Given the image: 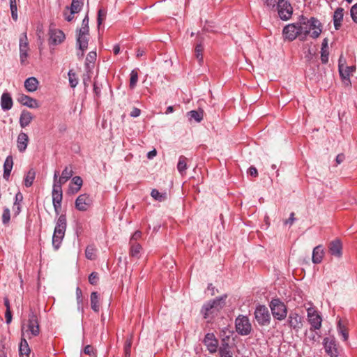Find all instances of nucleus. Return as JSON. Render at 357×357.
Listing matches in <instances>:
<instances>
[{
    "label": "nucleus",
    "mask_w": 357,
    "mask_h": 357,
    "mask_svg": "<svg viewBox=\"0 0 357 357\" xmlns=\"http://www.w3.org/2000/svg\"><path fill=\"white\" fill-rule=\"evenodd\" d=\"M296 23L300 34V40L302 41L305 40L308 35H310L314 39L317 38L322 31L321 22L314 17L308 19L301 15L299 17V21Z\"/></svg>",
    "instance_id": "obj_1"
},
{
    "label": "nucleus",
    "mask_w": 357,
    "mask_h": 357,
    "mask_svg": "<svg viewBox=\"0 0 357 357\" xmlns=\"http://www.w3.org/2000/svg\"><path fill=\"white\" fill-rule=\"evenodd\" d=\"M227 294L217 297L213 300H210L205 303L201 309V314L203 318L207 321L208 323L211 322L225 307L226 304Z\"/></svg>",
    "instance_id": "obj_2"
},
{
    "label": "nucleus",
    "mask_w": 357,
    "mask_h": 357,
    "mask_svg": "<svg viewBox=\"0 0 357 357\" xmlns=\"http://www.w3.org/2000/svg\"><path fill=\"white\" fill-rule=\"evenodd\" d=\"M67 228V219L65 214H61L56 220L52 243L55 250H57L63 241Z\"/></svg>",
    "instance_id": "obj_3"
},
{
    "label": "nucleus",
    "mask_w": 357,
    "mask_h": 357,
    "mask_svg": "<svg viewBox=\"0 0 357 357\" xmlns=\"http://www.w3.org/2000/svg\"><path fill=\"white\" fill-rule=\"evenodd\" d=\"M235 328L236 333L242 336L249 335L252 326L249 318L246 315L240 314L235 319Z\"/></svg>",
    "instance_id": "obj_4"
},
{
    "label": "nucleus",
    "mask_w": 357,
    "mask_h": 357,
    "mask_svg": "<svg viewBox=\"0 0 357 357\" xmlns=\"http://www.w3.org/2000/svg\"><path fill=\"white\" fill-rule=\"evenodd\" d=\"M269 306L275 319L282 321L286 318L287 315V307L279 298L273 299Z\"/></svg>",
    "instance_id": "obj_5"
},
{
    "label": "nucleus",
    "mask_w": 357,
    "mask_h": 357,
    "mask_svg": "<svg viewBox=\"0 0 357 357\" xmlns=\"http://www.w3.org/2000/svg\"><path fill=\"white\" fill-rule=\"evenodd\" d=\"M255 318L261 326H268L271 319L268 309L263 305L257 306L255 311Z\"/></svg>",
    "instance_id": "obj_6"
},
{
    "label": "nucleus",
    "mask_w": 357,
    "mask_h": 357,
    "mask_svg": "<svg viewBox=\"0 0 357 357\" xmlns=\"http://www.w3.org/2000/svg\"><path fill=\"white\" fill-rule=\"evenodd\" d=\"M278 13L282 20H288L293 13V8L287 0H278L277 3Z\"/></svg>",
    "instance_id": "obj_7"
},
{
    "label": "nucleus",
    "mask_w": 357,
    "mask_h": 357,
    "mask_svg": "<svg viewBox=\"0 0 357 357\" xmlns=\"http://www.w3.org/2000/svg\"><path fill=\"white\" fill-rule=\"evenodd\" d=\"M323 344L326 353L330 357H338L339 352L334 337H325L323 341Z\"/></svg>",
    "instance_id": "obj_8"
},
{
    "label": "nucleus",
    "mask_w": 357,
    "mask_h": 357,
    "mask_svg": "<svg viewBox=\"0 0 357 357\" xmlns=\"http://www.w3.org/2000/svg\"><path fill=\"white\" fill-rule=\"evenodd\" d=\"M282 35L285 40L293 41L297 37L300 38L297 23H292L286 25L282 30Z\"/></svg>",
    "instance_id": "obj_9"
},
{
    "label": "nucleus",
    "mask_w": 357,
    "mask_h": 357,
    "mask_svg": "<svg viewBox=\"0 0 357 357\" xmlns=\"http://www.w3.org/2000/svg\"><path fill=\"white\" fill-rule=\"evenodd\" d=\"M27 327L28 331H30L33 336H37L39 335L40 328L38 317L37 314L32 310H31L29 314Z\"/></svg>",
    "instance_id": "obj_10"
},
{
    "label": "nucleus",
    "mask_w": 357,
    "mask_h": 357,
    "mask_svg": "<svg viewBox=\"0 0 357 357\" xmlns=\"http://www.w3.org/2000/svg\"><path fill=\"white\" fill-rule=\"evenodd\" d=\"M89 32L77 30L76 35V45L80 51H86L89 44Z\"/></svg>",
    "instance_id": "obj_11"
},
{
    "label": "nucleus",
    "mask_w": 357,
    "mask_h": 357,
    "mask_svg": "<svg viewBox=\"0 0 357 357\" xmlns=\"http://www.w3.org/2000/svg\"><path fill=\"white\" fill-rule=\"evenodd\" d=\"M92 201L87 194H82L75 200V208L79 211H86L91 205Z\"/></svg>",
    "instance_id": "obj_12"
},
{
    "label": "nucleus",
    "mask_w": 357,
    "mask_h": 357,
    "mask_svg": "<svg viewBox=\"0 0 357 357\" xmlns=\"http://www.w3.org/2000/svg\"><path fill=\"white\" fill-rule=\"evenodd\" d=\"M308 321L311 326V329H320L321 327L322 319L321 317L312 309L307 310Z\"/></svg>",
    "instance_id": "obj_13"
},
{
    "label": "nucleus",
    "mask_w": 357,
    "mask_h": 357,
    "mask_svg": "<svg viewBox=\"0 0 357 357\" xmlns=\"http://www.w3.org/2000/svg\"><path fill=\"white\" fill-rule=\"evenodd\" d=\"M289 327L296 331H299L302 328V318L296 312H291L287 319Z\"/></svg>",
    "instance_id": "obj_14"
},
{
    "label": "nucleus",
    "mask_w": 357,
    "mask_h": 357,
    "mask_svg": "<svg viewBox=\"0 0 357 357\" xmlns=\"http://www.w3.org/2000/svg\"><path fill=\"white\" fill-rule=\"evenodd\" d=\"M50 43L53 45L61 44L66 38L64 33L59 29H50Z\"/></svg>",
    "instance_id": "obj_15"
},
{
    "label": "nucleus",
    "mask_w": 357,
    "mask_h": 357,
    "mask_svg": "<svg viewBox=\"0 0 357 357\" xmlns=\"http://www.w3.org/2000/svg\"><path fill=\"white\" fill-rule=\"evenodd\" d=\"M328 252L332 256L340 258L342 255V245L340 239H335L328 244Z\"/></svg>",
    "instance_id": "obj_16"
},
{
    "label": "nucleus",
    "mask_w": 357,
    "mask_h": 357,
    "mask_svg": "<svg viewBox=\"0 0 357 357\" xmlns=\"http://www.w3.org/2000/svg\"><path fill=\"white\" fill-rule=\"evenodd\" d=\"M204 344L211 353L215 352L218 349V340L213 333H208L204 339Z\"/></svg>",
    "instance_id": "obj_17"
},
{
    "label": "nucleus",
    "mask_w": 357,
    "mask_h": 357,
    "mask_svg": "<svg viewBox=\"0 0 357 357\" xmlns=\"http://www.w3.org/2000/svg\"><path fill=\"white\" fill-rule=\"evenodd\" d=\"M17 101L22 105L29 108H38L39 107L38 102L36 99L25 94H20Z\"/></svg>",
    "instance_id": "obj_18"
},
{
    "label": "nucleus",
    "mask_w": 357,
    "mask_h": 357,
    "mask_svg": "<svg viewBox=\"0 0 357 357\" xmlns=\"http://www.w3.org/2000/svg\"><path fill=\"white\" fill-rule=\"evenodd\" d=\"M29 143V137L28 135L23 132H21L17 139V146L18 149V151L21 153H23L25 151V150L27 148Z\"/></svg>",
    "instance_id": "obj_19"
},
{
    "label": "nucleus",
    "mask_w": 357,
    "mask_h": 357,
    "mask_svg": "<svg viewBox=\"0 0 357 357\" xmlns=\"http://www.w3.org/2000/svg\"><path fill=\"white\" fill-rule=\"evenodd\" d=\"M13 105V102L10 94L8 92H3L1 97V107L3 111L10 110Z\"/></svg>",
    "instance_id": "obj_20"
},
{
    "label": "nucleus",
    "mask_w": 357,
    "mask_h": 357,
    "mask_svg": "<svg viewBox=\"0 0 357 357\" xmlns=\"http://www.w3.org/2000/svg\"><path fill=\"white\" fill-rule=\"evenodd\" d=\"M13 167V158L11 155L6 157L3 164V177L6 181H8Z\"/></svg>",
    "instance_id": "obj_21"
},
{
    "label": "nucleus",
    "mask_w": 357,
    "mask_h": 357,
    "mask_svg": "<svg viewBox=\"0 0 357 357\" xmlns=\"http://www.w3.org/2000/svg\"><path fill=\"white\" fill-rule=\"evenodd\" d=\"M344 17V8L339 7L337 8L333 16V24L335 30H339L342 26V21Z\"/></svg>",
    "instance_id": "obj_22"
},
{
    "label": "nucleus",
    "mask_w": 357,
    "mask_h": 357,
    "mask_svg": "<svg viewBox=\"0 0 357 357\" xmlns=\"http://www.w3.org/2000/svg\"><path fill=\"white\" fill-rule=\"evenodd\" d=\"M33 119V115L27 110H22L20 116V125L24 128L28 126Z\"/></svg>",
    "instance_id": "obj_23"
},
{
    "label": "nucleus",
    "mask_w": 357,
    "mask_h": 357,
    "mask_svg": "<svg viewBox=\"0 0 357 357\" xmlns=\"http://www.w3.org/2000/svg\"><path fill=\"white\" fill-rule=\"evenodd\" d=\"M82 184L83 181L80 176H76L73 177L69 185L68 192L70 194H75L78 192L81 189Z\"/></svg>",
    "instance_id": "obj_24"
},
{
    "label": "nucleus",
    "mask_w": 357,
    "mask_h": 357,
    "mask_svg": "<svg viewBox=\"0 0 357 357\" xmlns=\"http://www.w3.org/2000/svg\"><path fill=\"white\" fill-rule=\"evenodd\" d=\"M355 66H345L343 69L339 70L340 75L343 80V82L346 84H349L350 83V76L352 74L353 71L355 70Z\"/></svg>",
    "instance_id": "obj_25"
},
{
    "label": "nucleus",
    "mask_w": 357,
    "mask_h": 357,
    "mask_svg": "<svg viewBox=\"0 0 357 357\" xmlns=\"http://www.w3.org/2000/svg\"><path fill=\"white\" fill-rule=\"evenodd\" d=\"M324 248L322 245L316 246L312 251V261L314 264H320L324 257Z\"/></svg>",
    "instance_id": "obj_26"
},
{
    "label": "nucleus",
    "mask_w": 357,
    "mask_h": 357,
    "mask_svg": "<svg viewBox=\"0 0 357 357\" xmlns=\"http://www.w3.org/2000/svg\"><path fill=\"white\" fill-rule=\"evenodd\" d=\"M38 81L34 77H30L24 81V87L29 92H34L38 89Z\"/></svg>",
    "instance_id": "obj_27"
},
{
    "label": "nucleus",
    "mask_w": 357,
    "mask_h": 357,
    "mask_svg": "<svg viewBox=\"0 0 357 357\" xmlns=\"http://www.w3.org/2000/svg\"><path fill=\"white\" fill-rule=\"evenodd\" d=\"M52 203L55 213L59 215L61 208V202L63 199V193H52Z\"/></svg>",
    "instance_id": "obj_28"
},
{
    "label": "nucleus",
    "mask_w": 357,
    "mask_h": 357,
    "mask_svg": "<svg viewBox=\"0 0 357 357\" xmlns=\"http://www.w3.org/2000/svg\"><path fill=\"white\" fill-rule=\"evenodd\" d=\"M59 176V171H55L54 174V184L52 188V193H62V185L65 183L63 181H61L59 179H58V177Z\"/></svg>",
    "instance_id": "obj_29"
},
{
    "label": "nucleus",
    "mask_w": 357,
    "mask_h": 357,
    "mask_svg": "<svg viewBox=\"0 0 357 357\" xmlns=\"http://www.w3.org/2000/svg\"><path fill=\"white\" fill-rule=\"evenodd\" d=\"M97 54L96 51L90 52L86 58L85 67L86 69L89 70L93 66V64L96 60Z\"/></svg>",
    "instance_id": "obj_30"
},
{
    "label": "nucleus",
    "mask_w": 357,
    "mask_h": 357,
    "mask_svg": "<svg viewBox=\"0 0 357 357\" xmlns=\"http://www.w3.org/2000/svg\"><path fill=\"white\" fill-rule=\"evenodd\" d=\"M36 177V172L33 169L29 170L24 178V183L26 187H30L32 185L33 181Z\"/></svg>",
    "instance_id": "obj_31"
},
{
    "label": "nucleus",
    "mask_w": 357,
    "mask_h": 357,
    "mask_svg": "<svg viewBox=\"0 0 357 357\" xmlns=\"http://www.w3.org/2000/svg\"><path fill=\"white\" fill-rule=\"evenodd\" d=\"M82 6V0H72L70 6H67L66 9H70V10H71V14H75L81 10Z\"/></svg>",
    "instance_id": "obj_32"
},
{
    "label": "nucleus",
    "mask_w": 357,
    "mask_h": 357,
    "mask_svg": "<svg viewBox=\"0 0 357 357\" xmlns=\"http://www.w3.org/2000/svg\"><path fill=\"white\" fill-rule=\"evenodd\" d=\"M91 307L94 312H98L99 311V297L96 291L91 294Z\"/></svg>",
    "instance_id": "obj_33"
},
{
    "label": "nucleus",
    "mask_w": 357,
    "mask_h": 357,
    "mask_svg": "<svg viewBox=\"0 0 357 357\" xmlns=\"http://www.w3.org/2000/svg\"><path fill=\"white\" fill-rule=\"evenodd\" d=\"M29 49L27 36L26 33L24 32L20 38V52H28Z\"/></svg>",
    "instance_id": "obj_34"
},
{
    "label": "nucleus",
    "mask_w": 357,
    "mask_h": 357,
    "mask_svg": "<svg viewBox=\"0 0 357 357\" xmlns=\"http://www.w3.org/2000/svg\"><path fill=\"white\" fill-rule=\"evenodd\" d=\"M30 349L25 339H22L20 345V353L22 357H29Z\"/></svg>",
    "instance_id": "obj_35"
},
{
    "label": "nucleus",
    "mask_w": 357,
    "mask_h": 357,
    "mask_svg": "<svg viewBox=\"0 0 357 357\" xmlns=\"http://www.w3.org/2000/svg\"><path fill=\"white\" fill-rule=\"evenodd\" d=\"M73 174V172L71 167H66L65 169L62 171L61 176L59 178L61 181L66 183L68 179H70Z\"/></svg>",
    "instance_id": "obj_36"
},
{
    "label": "nucleus",
    "mask_w": 357,
    "mask_h": 357,
    "mask_svg": "<svg viewBox=\"0 0 357 357\" xmlns=\"http://www.w3.org/2000/svg\"><path fill=\"white\" fill-rule=\"evenodd\" d=\"M130 244V255L136 258H139V255L142 250V246L138 243H132Z\"/></svg>",
    "instance_id": "obj_37"
},
{
    "label": "nucleus",
    "mask_w": 357,
    "mask_h": 357,
    "mask_svg": "<svg viewBox=\"0 0 357 357\" xmlns=\"http://www.w3.org/2000/svg\"><path fill=\"white\" fill-rule=\"evenodd\" d=\"M132 344V335L127 337L124 343V355L125 357H130L131 346Z\"/></svg>",
    "instance_id": "obj_38"
},
{
    "label": "nucleus",
    "mask_w": 357,
    "mask_h": 357,
    "mask_svg": "<svg viewBox=\"0 0 357 357\" xmlns=\"http://www.w3.org/2000/svg\"><path fill=\"white\" fill-rule=\"evenodd\" d=\"M186 161H187V158L185 156L181 155L179 157L178 162L177 164V169L181 174H183L187 169Z\"/></svg>",
    "instance_id": "obj_39"
},
{
    "label": "nucleus",
    "mask_w": 357,
    "mask_h": 357,
    "mask_svg": "<svg viewBox=\"0 0 357 357\" xmlns=\"http://www.w3.org/2000/svg\"><path fill=\"white\" fill-rule=\"evenodd\" d=\"M130 84L129 86L131 89L135 88L138 82V73L137 69H133L130 74Z\"/></svg>",
    "instance_id": "obj_40"
},
{
    "label": "nucleus",
    "mask_w": 357,
    "mask_h": 357,
    "mask_svg": "<svg viewBox=\"0 0 357 357\" xmlns=\"http://www.w3.org/2000/svg\"><path fill=\"white\" fill-rule=\"evenodd\" d=\"M188 115L190 119H194L196 122H201L203 119V112L192 110L188 113Z\"/></svg>",
    "instance_id": "obj_41"
},
{
    "label": "nucleus",
    "mask_w": 357,
    "mask_h": 357,
    "mask_svg": "<svg viewBox=\"0 0 357 357\" xmlns=\"http://www.w3.org/2000/svg\"><path fill=\"white\" fill-rule=\"evenodd\" d=\"M151 196L156 201L162 202L167 197L166 193H160L158 190L153 189L151 192Z\"/></svg>",
    "instance_id": "obj_42"
},
{
    "label": "nucleus",
    "mask_w": 357,
    "mask_h": 357,
    "mask_svg": "<svg viewBox=\"0 0 357 357\" xmlns=\"http://www.w3.org/2000/svg\"><path fill=\"white\" fill-rule=\"evenodd\" d=\"M10 9L13 20L16 22L18 19L16 0H10Z\"/></svg>",
    "instance_id": "obj_43"
},
{
    "label": "nucleus",
    "mask_w": 357,
    "mask_h": 357,
    "mask_svg": "<svg viewBox=\"0 0 357 357\" xmlns=\"http://www.w3.org/2000/svg\"><path fill=\"white\" fill-rule=\"evenodd\" d=\"M68 75L70 86L72 88L76 87V86L78 84V79L77 77L76 73L73 70H70L68 73Z\"/></svg>",
    "instance_id": "obj_44"
},
{
    "label": "nucleus",
    "mask_w": 357,
    "mask_h": 357,
    "mask_svg": "<svg viewBox=\"0 0 357 357\" xmlns=\"http://www.w3.org/2000/svg\"><path fill=\"white\" fill-rule=\"evenodd\" d=\"M76 298L77 303V310L83 313L84 308L82 307V292L79 287H77L76 289Z\"/></svg>",
    "instance_id": "obj_45"
},
{
    "label": "nucleus",
    "mask_w": 357,
    "mask_h": 357,
    "mask_svg": "<svg viewBox=\"0 0 357 357\" xmlns=\"http://www.w3.org/2000/svg\"><path fill=\"white\" fill-rule=\"evenodd\" d=\"M219 354L220 357H233L228 344H223L220 347Z\"/></svg>",
    "instance_id": "obj_46"
},
{
    "label": "nucleus",
    "mask_w": 357,
    "mask_h": 357,
    "mask_svg": "<svg viewBox=\"0 0 357 357\" xmlns=\"http://www.w3.org/2000/svg\"><path fill=\"white\" fill-rule=\"evenodd\" d=\"M337 331H338V333L342 335L343 340L347 341L349 337V334L347 331V328H345L344 326H343L341 324L340 321H338Z\"/></svg>",
    "instance_id": "obj_47"
},
{
    "label": "nucleus",
    "mask_w": 357,
    "mask_h": 357,
    "mask_svg": "<svg viewBox=\"0 0 357 357\" xmlns=\"http://www.w3.org/2000/svg\"><path fill=\"white\" fill-rule=\"evenodd\" d=\"M96 251V249L93 246H91V245L87 246L86 248V250H85L86 257L90 260L95 259Z\"/></svg>",
    "instance_id": "obj_48"
},
{
    "label": "nucleus",
    "mask_w": 357,
    "mask_h": 357,
    "mask_svg": "<svg viewBox=\"0 0 357 357\" xmlns=\"http://www.w3.org/2000/svg\"><path fill=\"white\" fill-rule=\"evenodd\" d=\"M10 209L5 207L2 214V222L3 225H6L10 222Z\"/></svg>",
    "instance_id": "obj_49"
},
{
    "label": "nucleus",
    "mask_w": 357,
    "mask_h": 357,
    "mask_svg": "<svg viewBox=\"0 0 357 357\" xmlns=\"http://www.w3.org/2000/svg\"><path fill=\"white\" fill-rule=\"evenodd\" d=\"M315 330L316 329H311V328H310V335H308V338L312 342H319V341L320 335L318 334V333L315 332Z\"/></svg>",
    "instance_id": "obj_50"
},
{
    "label": "nucleus",
    "mask_w": 357,
    "mask_h": 357,
    "mask_svg": "<svg viewBox=\"0 0 357 357\" xmlns=\"http://www.w3.org/2000/svg\"><path fill=\"white\" fill-rule=\"evenodd\" d=\"M203 47L201 44L197 45L195 47V54L196 57L199 60V62L203 61V55H202Z\"/></svg>",
    "instance_id": "obj_51"
},
{
    "label": "nucleus",
    "mask_w": 357,
    "mask_h": 357,
    "mask_svg": "<svg viewBox=\"0 0 357 357\" xmlns=\"http://www.w3.org/2000/svg\"><path fill=\"white\" fill-rule=\"evenodd\" d=\"M98 274L96 272H92L89 276V282L93 285L98 283Z\"/></svg>",
    "instance_id": "obj_52"
},
{
    "label": "nucleus",
    "mask_w": 357,
    "mask_h": 357,
    "mask_svg": "<svg viewBox=\"0 0 357 357\" xmlns=\"http://www.w3.org/2000/svg\"><path fill=\"white\" fill-rule=\"evenodd\" d=\"M89 19L88 15H86L85 17L83 19L82 22V27L79 29L80 31H85L89 32Z\"/></svg>",
    "instance_id": "obj_53"
},
{
    "label": "nucleus",
    "mask_w": 357,
    "mask_h": 357,
    "mask_svg": "<svg viewBox=\"0 0 357 357\" xmlns=\"http://www.w3.org/2000/svg\"><path fill=\"white\" fill-rule=\"evenodd\" d=\"M350 14L353 21L357 23V3L351 6Z\"/></svg>",
    "instance_id": "obj_54"
},
{
    "label": "nucleus",
    "mask_w": 357,
    "mask_h": 357,
    "mask_svg": "<svg viewBox=\"0 0 357 357\" xmlns=\"http://www.w3.org/2000/svg\"><path fill=\"white\" fill-rule=\"evenodd\" d=\"M328 55H329V52H328V50H321V61L322 63L326 64L328 63Z\"/></svg>",
    "instance_id": "obj_55"
},
{
    "label": "nucleus",
    "mask_w": 357,
    "mask_h": 357,
    "mask_svg": "<svg viewBox=\"0 0 357 357\" xmlns=\"http://www.w3.org/2000/svg\"><path fill=\"white\" fill-rule=\"evenodd\" d=\"M27 57L28 52H20V60L21 65L26 66L27 64Z\"/></svg>",
    "instance_id": "obj_56"
},
{
    "label": "nucleus",
    "mask_w": 357,
    "mask_h": 357,
    "mask_svg": "<svg viewBox=\"0 0 357 357\" xmlns=\"http://www.w3.org/2000/svg\"><path fill=\"white\" fill-rule=\"evenodd\" d=\"M106 12L103 9H99L98 12V24L100 25L102 20L105 18Z\"/></svg>",
    "instance_id": "obj_57"
},
{
    "label": "nucleus",
    "mask_w": 357,
    "mask_h": 357,
    "mask_svg": "<svg viewBox=\"0 0 357 357\" xmlns=\"http://www.w3.org/2000/svg\"><path fill=\"white\" fill-rule=\"evenodd\" d=\"M22 200H23V195L22 194V192L19 191L15 195V201H14L13 204H14V205H17V204L21 205Z\"/></svg>",
    "instance_id": "obj_58"
},
{
    "label": "nucleus",
    "mask_w": 357,
    "mask_h": 357,
    "mask_svg": "<svg viewBox=\"0 0 357 357\" xmlns=\"http://www.w3.org/2000/svg\"><path fill=\"white\" fill-rule=\"evenodd\" d=\"M142 237V232L139 230L136 231L131 236L130 243H136L139 238Z\"/></svg>",
    "instance_id": "obj_59"
},
{
    "label": "nucleus",
    "mask_w": 357,
    "mask_h": 357,
    "mask_svg": "<svg viewBox=\"0 0 357 357\" xmlns=\"http://www.w3.org/2000/svg\"><path fill=\"white\" fill-rule=\"evenodd\" d=\"M345 64H346L345 58L342 55H340V56L338 59V71L341 69H343L344 67L346 66Z\"/></svg>",
    "instance_id": "obj_60"
},
{
    "label": "nucleus",
    "mask_w": 357,
    "mask_h": 357,
    "mask_svg": "<svg viewBox=\"0 0 357 357\" xmlns=\"http://www.w3.org/2000/svg\"><path fill=\"white\" fill-rule=\"evenodd\" d=\"M8 349L6 348L5 345L0 344V357H7Z\"/></svg>",
    "instance_id": "obj_61"
},
{
    "label": "nucleus",
    "mask_w": 357,
    "mask_h": 357,
    "mask_svg": "<svg viewBox=\"0 0 357 357\" xmlns=\"http://www.w3.org/2000/svg\"><path fill=\"white\" fill-rule=\"evenodd\" d=\"M248 174L251 176H253V177H257L258 176V172H257V169L253 167V166H251L248 170Z\"/></svg>",
    "instance_id": "obj_62"
},
{
    "label": "nucleus",
    "mask_w": 357,
    "mask_h": 357,
    "mask_svg": "<svg viewBox=\"0 0 357 357\" xmlns=\"http://www.w3.org/2000/svg\"><path fill=\"white\" fill-rule=\"evenodd\" d=\"M141 114V110L139 108L134 107L131 111L130 116L133 118L138 117Z\"/></svg>",
    "instance_id": "obj_63"
},
{
    "label": "nucleus",
    "mask_w": 357,
    "mask_h": 357,
    "mask_svg": "<svg viewBox=\"0 0 357 357\" xmlns=\"http://www.w3.org/2000/svg\"><path fill=\"white\" fill-rule=\"evenodd\" d=\"M84 353L86 355L91 356L93 354V348L91 345H86L84 349Z\"/></svg>",
    "instance_id": "obj_64"
}]
</instances>
